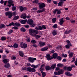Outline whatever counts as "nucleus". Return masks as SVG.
Masks as SVG:
<instances>
[{
  "mask_svg": "<svg viewBox=\"0 0 77 77\" xmlns=\"http://www.w3.org/2000/svg\"><path fill=\"white\" fill-rule=\"evenodd\" d=\"M29 30V35L32 36L33 35V33H36L37 34L38 33V31L35 30V29H30Z\"/></svg>",
  "mask_w": 77,
  "mask_h": 77,
  "instance_id": "f257e3e1",
  "label": "nucleus"
},
{
  "mask_svg": "<svg viewBox=\"0 0 77 77\" xmlns=\"http://www.w3.org/2000/svg\"><path fill=\"white\" fill-rule=\"evenodd\" d=\"M63 73V69L60 70L58 72H54V74L56 75H60V74H62Z\"/></svg>",
  "mask_w": 77,
  "mask_h": 77,
  "instance_id": "f03ea898",
  "label": "nucleus"
},
{
  "mask_svg": "<svg viewBox=\"0 0 77 77\" xmlns=\"http://www.w3.org/2000/svg\"><path fill=\"white\" fill-rule=\"evenodd\" d=\"M20 47L22 48H26L27 47V45L26 43L22 42L20 44Z\"/></svg>",
  "mask_w": 77,
  "mask_h": 77,
  "instance_id": "7ed1b4c3",
  "label": "nucleus"
},
{
  "mask_svg": "<svg viewBox=\"0 0 77 77\" xmlns=\"http://www.w3.org/2000/svg\"><path fill=\"white\" fill-rule=\"evenodd\" d=\"M5 15L6 16L8 15V18H11L12 17V13L10 12H6Z\"/></svg>",
  "mask_w": 77,
  "mask_h": 77,
  "instance_id": "20e7f679",
  "label": "nucleus"
},
{
  "mask_svg": "<svg viewBox=\"0 0 77 77\" xmlns=\"http://www.w3.org/2000/svg\"><path fill=\"white\" fill-rule=\"evenodd\" d=\"M14 1L12 0H9L8 1V6L9 7H11V6H14V4L13 3Z\"/></svg>",
  "mask_w": 77,
  "mask_h": 77,
  "instance_id": "39448f33",
  "label": "nucleus"
},
{
  "mask_svg": "<svg viewBox=\"0 0 77 77\" xmlns=\"http://www.w3.org/2000/svg\"><path fill=\"white\" fill-rule=\"evenodd\" d=\"M39 8L40 9H42V8H44V7H45V5L44 3H42L41 4H40L39 5Z\"/></svg>",
  "mask_w": 77,
  "mask_h": 77,
  "instance_id": "423d86ee",
  "label": "nucleus"
},
{
  "mask_svg": "<svg viewBox=\"0 0 77 77\" xmlns=\"http://www.w3.org/2000/svg\"><path fill=\"white\" fill-rule=\"evenodd\" d=\"M45 57L47 58V60H51V59H53V58L51 57V56H50L49 54L45 56Z\"/></svg>",
  "mask_w": 77,
  "mask_h": 77,
  "instance_id": "0eeeda50",
  "label": "nucleus"
},
{
  "mask_svg": "<svg viewBox=\"0 0 77 77\" xmlns=\"http://www.w3.org/2000/svg\"><path fill=\"white\" fill-rule=\"evenodd\" d=\"M48 49V48L47 46L42 48L41 49V51H45Z\"/></svg>",
  "mask_w": 77,
  "mask_h": 77,
  "instance_id": "6e6552de",
  "label": "nucleus"
},
{
  "mask_svg": "<svg viewBox=\"0 0 77 77\" xmlns=\"http://www.w3.org/2000/svg\"><path fill=\"white\" fill-rule=\"evenodd\" d=\"M39 44L40 46V47H43L45 45V42H39Z\"/></svg>",
  "mask_w": 77,
  "mask_h": 77,
  "instance_id": "1a4fd4ad",
  "label": "nucleus"
},
{
  "mask_svg": "<svg viewBox=\"0 0 77 77\" xmlns=\"http://www.w3.org/2000/svg\"><path fill=\"white\" fill-rule=\"evenodd\" d=\"M45 11V8H43L42 10H38L37 11V13H38V14H39L40 13H41V12H43Z\"/></svg>",
  "mask_w": 77,
  "mask_h": 77,
  "instance_id": "9d476101",
  "label": "nucleus"
},
{
  "mask_svg": "<svg viewBox=\"0 0 77 77\" xmlns=\"http://www.w3.org/2000/svg\"><path fill=\"white\" fill-rule=\"evenodd\" d=\"M63 18H61L60 19V25H62L63 23H64V20H63Z\"/></svg>",
  "mask_w": 77,
  "mask_h": 77,
  "instance_id": "9b49d317",
  "label": "nucleus"
},
{
  "mask_svg": "<svg viewBox=\"0 0 77 77\" xmlns=\"http://www.w3.org/2000/svg\"><path fill=\"white\" fill-rule=\"evenodd\" d=\"M65 74L66 75H67L68 76H72V75H73V74H70V72H66Z\"/></svg>",
  "mask_w": 77,
  "mask_h": 77,
  "instance_id": "f8f14e48",
  "label": "nucleus"
},
{
  "mask_svg": "<svg viewBox=\"0 0 77 77\" xmlns=\"http://www.w3.org/2000/svg\"><path fill=\"white\" fill-rule=\"evenodd\" d=\"M27 20L26 19L24 20H20V23L21 24H24L26 23V22L27 21Z\"/></svg>",
  "mask_w": 77,
  "mask_h": 77,
  "instance_id": "ddd939ff",
  "label": "nucleus"
},
{
  "mask_svg": "<svg viewBox=\"0 0 77 77\" xmlns=\"http://www.w3.org/2000/svg\"><path fill=\"white\" fill-rule=\"evenodd\" d=\"M68 53L69 54V57H71L73 56V54L74 53H72V52H71L70 53V51H69L68 52Z\"/></svg>",
  "mask_w": 77,
  "mask_h": 77,
  "instance_id": "4468645a",
  "label": "nucleus"
},
{
  "mask_svg": "<svg viewBox=\"0 0 77 77\" xmlns=\"http://www.w3.org/2000/svg\"><path fill=\"white\" fill-rule=\"evenodd\" d=\"M28 24L30 25H32V24H33V20L31 19L29 20Z\"/></svg>",
  "mask_w": 77,
  "mask_h": 77,
  "instance_id": "2eb2a0df",
  "label": "nucleus"
},
{
  "mask_svg": "<svg viewBox=\"0 0 77 77\" xmlns=\"http://www.w3.org/2000/svg\"><path fill=\"white\" fill-rule=\"evenodd\" d=\"M56 64L54 63L51 66L50 68L51 69H53L56 68Z\"/></svg>",
  "mask_w": 77,
  "mask_h": 77,
  "instance_id": "dca6fc26",
  "label": "nucleus"
},
{
  "mask_svg": "<svg viewBox=\"0 0 77 77\" xmlns=\"http://www.w3.org/2000/svg\"><path fill=\"white\" fill-rule=\"evenodd\" d=\"M28 60L29 61V62L31 63H33V62H34V60H33V58L31 57H29L28 58Z\"/></svg>",
  "mask_w": 77,
  "mask_h": 77,
  "instance_id": "f3484780",
  "label": "nucleus"
},
{
  "mask_svg": "<svg viewBox=\"0 0 77 77\" xmlns=\"http://www.w3.org/2000/svg\"><path fill=\"white\" fill-rule=\"evenodd\" d=\"M3 61L5 64H6L9 61V59H5L3 60Z\"/></svg>",
  "mask_w": 77,
  "mask_h": 77,
  "instance_id": "a211bd4d",
  "label": "nucleus"
},
{
  "mask_svg": "<svg viewBox=\"0 0 77 77\" xmlns=\"http://www.w3.org/2000/svg\"><path fill=\"white\" fill-rule=\"evenodd\" d=\"M45 66V65L44 64L41 65V68L39 69L40 71H43L44 70V68Z\"/></svg>",
  "mask_w": 77,
  "mask_h": 77,
  "instance_id": "6ab92c4d",
  "label": "nucleus"
},
{
  "mask_svg": "<svg viewBox=\"0 0 77 77\" xmlns=\"http://www.w3.org/2000/svg\"><path fill=\"white\" fill-rule=\"evenodd\" d=\"M5 25L4 24H1L0 25V29H2L3 28H5Z\"/></svg>",
  "mask_w": 77,
  "mask_h": 77,
  "instance_id": "aec40b11",
  "label": "nucleus"
},
{
  "mask_svg": "<svg viewBox=\"0 0 77 77\" xmlns=\"http://www.w3.org/2000/svg\"><path fill=\"white\" fill-rule=\"evenodd\" d=\"M70 46H72V45H71V43L66 45V48H70Z\"/></svg>",
  "mask_w": 77,
  "mask_h": 77,
  "instance_id": "412c9836",
  "label": "nucleus"
},
{
  "mask_svg": "<svg viewBox=\"0 0 77 77\" xmlns=\"http://www.w3.org/2000/svg\"><path fill=\"white\" fill-rule=\"evenodd\" d=\"M57 31L55 30H54L52 32V34L54 35V36L56 35H57Z\"/></svg>",
  "mask_w": 77,
  "mask_h": 77,
  "instance_id": "4be33fe9",
  "label": "nucleus"
},
{
  "mask_svg": "<svg viewBox=\"0 0 77 77\" xmlns=\"http://www.w3.org/2000/svg\"><path fill=\"white\" fill-rule=\"evenodd\" d=\"M4 67L6 68H8L10 67V64L9 63H8L7 64H5L4 65Z\"/></svg>",
  "mask_w": 77,
  "mask_h": 77,
  "instance_id": "5701e85b",
  "label": "nucleus"
},
{
  "mask_svg": "<svg viewBox=\"0 0 77 77\" xmlns=\"http://www.w3.org/2000/svg\"><path fill=\"white\" fill-rule=\"evenodd\" d=\"M19 54L20 56L21 57H23V56H24V54L23 53V51H19Z\"/></svg>",
  "mask_w": 77,
  "mask_h": 77,
  "instance_id": "b1692460",
  "label": "nucleus"
},
{
  "mask_svg": "<svg viewBox=\"0 0 77 77\" xmlns=\"http://www.w3.org/2000/svg\"><path fill=\"white\" fill-rule=\"evenodd\" d=\"M53 58H54V59H56V57H57V53H55L53 54Z\"/></svg>",
  "mask_w": 77,
  "mask_h": 77,
  "instance_id": "393cba45",
  "label": "nucleus"
},
{
  "mask_svg": "<svg viewBox=\"0 0 77 77\" xmlns=\"http://www.w3.org/2000/svg\"><path fill=\"white\" fill-rule=\"evenodd\" d=\"M19 18V16H17L14 17L13 18V20H17V19H18Z\"/></svg>",
  "mask_w": 77,
  "mask_h": 77,
  "instance_id": "a878e982",
  "label": "nucleus"
},
{
  "mask_svg": "<svg viewBox=\"0 0 77 77\" xmlns=\"http://www.w3.org/2000/svg\"><path fill=\"white\" fill-rule=\"evenodd\" d=\"M31 67H32V68H36L38 67V65L35 66L32 64L31 65Z\"/></svg>",
  "mask_w": 77,
  "mask_h": 77,
  "instance_id": "bb28decb",
  "label": "nucleus"
},
{
  "mask_svg": "<svg viewBox=\"0 0 77 77\" xmlns=\"http://www.w3.org/2000/svg\"><path fill=\"white\" fill-rule=\"evenodd\" d=\"M67 69L68 71H71L72 70V67L69 66L68 67H67Z\"/></svg>",
  "mask_w": 77,
  "mask_h": 77,
  "instance_id": "cd10ccee",
  "label": "nucleus"
},
{
  "mask_svg": "<svg viewBox=\"0 0 77 77\" xmlns=\"http://www.w3.org/2000/svg\"><path fill=\"white\" fill-rule=\"evenodd\" d=\"M32 69V68L30 67H28L27 68V71H29V72H31V69Z\"/></svg>",
  "mask_w": 77,
  "mask_h": 77,
  "instance_id": "c85d7f7f",
  "label": "nucleus"
},
{
  "mask_svg": "<svg viewBox=\"0 0 77 77\" xmlns=\"http://www.w3.org/2000/svg\"><path fill=\"white\" fill-rule=\"evenodd\" d=\"M71 30H69V31L67 30L65 32V33H66V34H69V33H71Z\"/></svg>",
  "mask_w": 77,
  "mask_h": 77,
  "instance_id": "c756f323",
  "label": "nucleus"
},
{
  "mask_svg": "<svg viewBox=\"0 0 77 77\" xmlns=\"http://www.w3.org/2000/svg\"><path fill=\"white\" fill-rule=\"evenodd\" d=\"M41 73H42V77H45V75H46V74H45V72H44L43 71H41Z\"/></svg>",
  "mask_w": 77,
  "mask_h": 77,
  "instance_id": "7c9ffc66",
  "label": "nucleus"
},
{
  "mask_svg": "<svg viewBox=\"0 0 77 77\" xmlns=\"http://www.w3.org/2000/svg\"><path fill=\"white\" fill-rule=\"evenodd\" d=\"M19 8L20 9V10L21 12H23V11L24 10L22 6H20Z\"/></svg>",
  "mask_w": 77,
  "mask_h": 77,
  "instance_id": "2f4dec72",
  "label": "nucleus"
},
{
  "mask_svg": "<svg viewBox=\"0 0 77 77\" xmlns=\"http://www.w3.org/2000/svg\"><path fill=\"white\" fill-rule=\"evenodd\" d=\"M52 21L53 23H55L56 21V18H54L52 19Z\"/></svg>",
  "mask_w": 77,
  "mask_h": 77,
  "instance_id": "473e14b6",
  "label": "nucleus"
},
{
  "mask_svg": "<svg viewBox=\"0 0 77 77\" xmlns=\"http://www.w3.org/2000/svg\"><path fill=\"white\" fill-rule=\"evenodd\" d=\"M12 10L13 11H15V10H16L17 8H16V7L15 6H12L11 8Z\"/></svg>",
  "mask_w": 77,
  "mask_h": 77,
  "instance_id": "72a5a7b5",
  "label": "nucleus"
},
{
  "mask_svg": "<svg viewBox=\"0 0 77 77\" xmlns=\"http://www.w3.org/2000/svg\"><path fill=\"white\" fill-rule=\"evenodd\" d=\"M36 71V70L35 69H34L33 68H31V72H34Z\"/></svg>",
  "mask_w": 77,
  "mask_h": 77,
  "instance_id": "f704fd0d",
  "label": "nucleus"
},
{
  "mask_svg": "<svg viewBox=\"0 0 77 77\" xmlns=\"http://www.w3.org/2000/svg\"><path fill=\"white\" fill-rule=\"evenodd\" d=\"M15 26H17L18 27H19V26H20V24L19 23H14Z\"/></svg>",
  "mask_w": 77,
  "mask_h": 77,
  "instance_id": "c9c22d12",
  "label": "nucleus"
},
{
  "mask_svg": "<svg viewBox=\"0 0 77 77\" xmlns=\"http://www.w3.org/2000/svg\"><path fill=\"white\" fill-rule=\"evenodd\" d=\"M12 32H13V30H10L8 32V35H10V34H11Z\"/></svg>",
  "mask_w": 77,
  "mask_h": 77,
  "instance_id": "e433bc0d",
  "label": "nucleus"
},
{
  "mask_svg": "<svg viewBox=\"0 0 77 77\" xmlns=\"http://www.w3.org/2000/svg\"><path fill=\"white\" fill-rule=\"evenodd\" d=\"M63 4V2H60L58 3V5L60 6H62Z\"/></svg>",
  "mask_w": 77,
  "mask_h": 77,
  "instance_id": "4c0bfd02",
  "label": "nucleus"
},
{
  "mask_svg": "<svg viewBox=\"0 0 77 77\" xmlns=\"http://www.w3.org/2000/svg\"><path fill=\"white\" fill-rule=\"evenodd\" d=\"M52 27H53L54 29H56L57 27V24H55Z\"/></svg>",
  "mask_w": 77,
  "mask_h": 77,
  "instance_id": "58836bf2",
  "label": "nucleus"
},
{
  "mask_svg": "<svg viewBox=\"0 0 77 77\" xmlns=\"http://www.w3.org/2000/svg\"><path fill=\"white\" fill-rule=\"evenodd\" d=\"M13 46L14 48H18V44H15Z\"/></svg>",
  "mask_w": 77,
  "mask_h": 77,
  "instance_id": "ea45409f",
  "label": "nucleus"
},
{
  "mask_svg": "<svg viewBox=\"0 0 77 77\" xmlns=\"http://www.w3.org/2000/svg\"><path fill=\"white\" fill-rule=\"evenodd\" d=\"M50 67L49 66H47L46 67V69L47 71H48V70H50Z\"/></svg>",
  "mask_w": 77,
  "mask_h": 77,
  "instance_id": "a19ab883",
  "label": "nucleus"
},
{
  "mask_svg": "<svg viewBox=\"0 0 77 77\" xmlns=\"http://www.w3.org/2000/svg\"><path fill=\"white\" fill-rule=\"evenodd\" d=\"M20 30L22 32H26V29H25L23 27L22 28L20 29Z\"/></svg>",
  "mask_w": 77,
  "mask_h": 77,
  "instance_id": "79ce46f5",
  "label": "nucleus"
},
{
  "mask_svg": "<svg viewBox=\"0 0 77 77\" xmlns=\"http://www.w3.org/2000/svg\"><path fill=\"white\" fill-rule=\"evenodd\" d=\"M57 58L59 60H62V57L60 56H58Z\"/></svg>",
  "mask_w": 77,
  "mask_h": 77,
  "instance_id": "37998d69",
  "label": "nucleus"
},
{
  "mask_svg": "<svg viewBox=\"0 0 77 77\" xmlns=\"http://www.w3.org/2000/svg\"><path fill=\"white\" fill-rule=\"evenodd\" d=\"M32 3L37 4L38 3V0H34V1L32 2Z\"/></svg>",
  "mask_w": 77,
  "mask_h": 77,
  "instance_id": "c03bdc74",
  "label": "nucleus"
},
{
  "mask_svg": "<svg viewBox=\"0 0 77 77\" xmlns=\"http://www.w3.org/2000/svg\"><path fill=\"white\" fill-rule=\"evenodd\" d=\"M31 43H32V44H35L36 43V41L34 39L32 40L31 41Z\"/></svg>",
  "mask_w": 77,
  "mask_h": 77,
  "instance_id": "a18cd8bd",
  "label": "nucleus"
},
{
  "mask_svg": "<svg viewBox=\"0 0 77 77\" xmlns=\"http://www.w3.org/2000/svg\"><path fill=\"white\" fill-rule=\"evenodd\" d=\"M10 24V26H15V23L14 22H12Z\"/></svg>",
  "mask_w": 77,
  "mask_h": 77,
  "instance_id": "49530a36",
  "label": "nucleus"
},
{
  "mask_svg": "<svg viewBox=\"0 0 77 77\" xmlns=\"http://www.w3.org/2000/svg\"><path fill=\"white\" fill-rule=\"evenodd\" d=\"M1 39L2 41H5L6 40V38L4 37H2Z\"/></svg>",
  "mask_w": 77,
  "mask_h": 77,
  "instance_id": "de8ad7c7",
  "label": "nucleus"
},
{
  "mask_svg": "<svg viewBox=\"0 0 77 77\" xmlns=\"http://www.w3.org/2000/svg\"><path fill=\"white\" fill-rule=\"evenodd\" d=\"M62 57H67V54H66L65 55L64 54H62Z\"/></svg>",
  "mask_w": 77,
  "mask_h": 77,
  "instance_id": "09e8293b",
  "label": "nucleus"
},
{
  "mask_svg": "<svg viewBox=\"0 0 77 77\" xmlns=\"http://www.w3.org/2000/svg\"><path fill=\"white\" fill-rule=\"evenodd\" d=\"M63 66V65L61 64V63L58 64H57V66L59 67H61Z\"/></svg>",
  "mask_w": 77,
  "mask_h": 77,
  "instance_id": "8fccbe9b",
  "label": "nucleus"
},
{
  "mask_svg": "<svg viewBox=\"0 0 77 77\" xmlns=\"http://www.w3.org/2000/svg\"><path fill=\"white\" fill-rule=\"evenodd\" d=\"M26 70H27V68L26 67H23L22 68V71H24Z\"/></svg>",
  "mask_w": 77,
  "mask_h": 77,
  "instance_id": "3c124183",
  "label": "nucleus"
},
{
  "mask_svg": "<svg viewBox=\"0 0 77 77\" xmlns=\"http://www.w3.org/2000/svg\"><path fill=\"white\" fill-rule=\"evenodd\" d=\"M26 14L25 13H24L22 14V15H21L20 16V17H21V18H23L24 16L26 15Z\"/></svg>",
  "mask_w": 77,
  "mask_h": 77,
  "instance_id": "603ef678",
  "label": "nucleus"
},
{
  "mask_svg": "<svg viewBox=\"0 0 77 77\" xmlns=\"http://www.w3.org/2000/svg\"><path fill=\"white\" fill-rule=\"evenodd\" d=\"M35 38L36 39H38V38H41V36L36 35H35Z\"/></svg>",
  "mask_w": 77,
  "mask_h": 77,
  "instance_id": "864d4df0",
  "label": "nucleus"
},
{
  "mask_svg": "<svg viewBox=\"0 0 77 77\" xmlns=\"http://www.w3.org/2000/svg\"><path fill=\"white\" fill-rule=\"evenodd\" d=\"M57 11H58V9H55V10H54L53 11V13H54V14H55L56 13V12H57Z\"/></svg>",
  "mask_w": 77,
  "mask_h": 77,
  "instance_id": "5fc2aeb1",
  "label": "nucleus"
},
{
  "mask_svg": "<svg viewBox=\"0 0 77 77\" xmlns=\"http://www.w3.org/2000/svg\"><path fill=\"white\" fill-rule=\"evenodd\" d=\"M42 29H46V26H45V25H42Z\"/></svg>",
  "mask_w": 77,
  "mask_h": 77,
  "instance_id": "6e6d98bb",
  "label": "nucleus"
},
{
  "mask_svg": "<svg viewBox=\"0 0 77 77\" xmlns=\"http://www.w3.org/2000/svg\"><path fill=\"white\" fill-rule=\"evenodd\" d=\"M57 14H58V15L59 14H61V11H59L58 10V11H57Z\"/></svg>",
  "mask_w": 77,
  "mask_h": 77,
  "instance_id": "4d7b16f0",
  "label": "nucleus"
},
{
  "mask_svg": "<svg viewBox=\"0 0 77 77\" xmlns=\"http://www.w3.org/2000/svg\"><path fill=\"white\" fill-rule=\"evenodd\" d=\"M70 21L72 23H75V20H70Z\"/></svg>",
  "mask_w": 77,
  "mask_h": 77,
  "instance_id": "13d9d810",
  "label": "nucleus"
},
{
  "mask_svg": "<svg viewBox=\"0 0 77 77\" xmlns=\"http://www.w3.org/2000/svg\"><path fill=\"white\" fill-rule=\"evenodd\" d=\"M38 30H42V26H38Z\"/></svg>",
  "mask_w": 77,
  "mask_h": 77,
  "instance_id": "bf43d9fd",
  "label": "nucleus"
},
{
  "mask_svg": "<svg viewBox=\"0 0 77 77\" xmlns=\"http://www.w3.org/2000/svg\"><path fill=\"white\" fill-rule=\"evenodd\" d=\"M26 41L28 42H29L30 41V38H28L26 39Z\"/></svg>",
  "mask_w": 77,
  "mask_h": 77,
  "instance_id": "052dcab7",
  "label": "nucleus"
},
{
  "mask_svg": "<svg viewBox=\"0 0 77 77\" xmlns=\"http://www.w3.org/2000/svg\"><path fill=\"white\" fill-rule=\"evenodd\" d=\"M12 29H14V30H17V29H18V27H17L16 26H14L13 27Z\"/></svg>",
  "mask_w": 77,
  "mask_h": 77,
  "instance_id": "680f3d73",
  "label": "nucleus"
},
{
  "mask_svg": "<svg viewBox=\"0 0 77 77\" xmlns=\"http://www.w3.org/2000/svg\"><path fill=\"white\" fill-rule=\"evenodd\" d=\"M0 3L1 4H3L4 3V1L3 0H1Z\"/></svg>",
  "mask_w": 77,
  "mask_h": 77,
  "instance_id": "e2e57ef3",
  "label": "nucleus"
},
{
  "mask_svg": "<svg viewBox=\"0 0 77 77\" xmlns=\"http://www.w3.org/2000/svg\"><path fill=\"white\" fill-rule=\"evenodd\" d=\"M37 9H38V8H36V7L33 8L32 9L33 11H36V10H37Z\"/></svg>",
  "mask_w": 77,
  "mask_h": 77,
  "instance_id": "0e129e2a",
  "label": "nucleus"
},
{
  "mask_svg": "<svg viewBox=\"0 0 77 77\" xmlns=\"http://www.w3.org/2000/svg\"><path fill=\"white\" fill-rule=\"evenodd\" d=\"M75 65L77 66V59H76V61L75 62Z\"/></svg>",
  "mask_w": 77,
  "mask_h": 77,
  "instance_id": "69168bd1",
  "label": "nucleus"
},
{
  "mask_svg": "<svg viewBox=\"0 0 77 77\" xmlns=\"http://www.w3.org/2000/svg\"><path fill=\"white\" fill-rule=\"evenodd\" d=\"M66 42H67V43L68 44H70V41H69V40H67L66 41Z\"/></svg>",
  "mask_w": 77,
  "mask_h": 77,
  "instance_id": "338daca9",
  "label": "nucleus"
},
{
  "mask_svg": "<svg viewBox=\"0 0 77 77\" xmlns=\"http://www.w3.org/2000/svg\"><path fill=\"white\" fill-rule=\"evenodd\" d=\"M9 10V8H7L5 9V11H8Z\"/></svg>",
  "mask_w": 77,
  "mask_h": 77,
  "instance_id": "774afa93",
  "label": "nucleus"
}]
</instances>
